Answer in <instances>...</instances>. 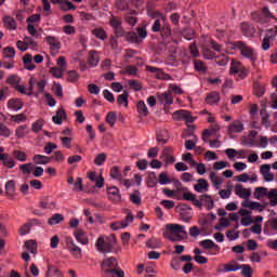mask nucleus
Instances as JSON below:
<instances>
[{
    "instance_id": "1",
    "label": "nucleus",
    "mask_w": 277,
    "mask_h": 277,
    "mask_svg": "<svg viewBox=\"0 0 277 277\" xmlns=\"http://www.w3.org/2000/svg\"><path fill=\"white\" fill-rule=\"evenodd\" d=\"M163 237L169 241H183V239H187L189 235L187 234V230H185V226L171 223L166 225Z\"/></svg>"
},
{
    "instance_id": "2",
    "label": "nucleus",
    "mask_w": 277,
    "mask_h": 277,
    "mask_svg": "<svg viewBox=\"0 0 277 277\" xmlns=\"http://www.w3.org/2000/svg\"><path fill=\"white\" fill-rule=\"evenodd\" d=\"M115 237L100 236L95 242V248L101 254H109L114 252V248L117 246Z\"/></svg>"
},
{
    "instance_id": "3",
    "label": "nucleus",
    "mask_w": 277,
    "mask_h": 277,
    "mask_svg": "<svg viewBox=\"0 0 277 277\" xmlns=\"http://www.w3.org/2000/svg\"><path fill=\"white\" fill-rule=\"evenodd\" d=\"M102 268L108 277H122L124 275V271L118 266V260L116 258L104 260Z\"/></svg>"
},
{
    "instance_id": "4",
    "label": "nucleus",
    "mask_w": 277,
    "mask_h": 277,
    "mask_svg": "<svg viewBox=\"0 0 277 277\" xmlns=\"http://www.w3.org/2000/svg\"><path fill=\"white\" fill-rule=\"evenodd\" d=\"M234 47H236V49H239L242 57H246V60H250V62H252L253 64L254 62H256V53H254V49L248 47L245 42L241 41H237L236 43H234Z\"/></svg>"
},
{
    "instance_id": "5",
    "label": "nucleus",
    "mask_w": 277,
    "mask_h": 277,
    "mask_svg": "<svg viewBox=\"0 0 277 277\" xmlns=\"http://www.w3.org/2000/svg\"><path fill=\"white\" fill-rule=\"evenodd\" d=\"M148 37V31L144 28H137L135 32H128L127 40L133 44H141L142 40Z\"/></svg>"
},
{
    "instance_id": "6",
    "label": "nucleus",
    "mask_w": 277,
    "mask_h": 277,
    "mask_svg": "<svg viewBox=\"0 0 277 277\" xmlns=\"http://www.w3.org/2000/svg\"><path fill=\"white\" fill-rule=\"evenodd\" d=\"M251 18L255 23H260L261 25H267V23H269V18H274V16H272L269 9L264 8L262 10V13H259V12L252 13Z\"/></svg>"
},
{
    "instance_id": "7",
    "label": "nucleus",
    "mask_w": 277,
    "mask_h": 277,
    "mask_svg": "<svg viewBox=\"0 0 277 277\" xmlns=\"http://www.w3.org/2000/svg\"><path fill=\"white\" fill-rule=\"evenodd\" d=\"M65 243L67 246V250L74 255V259H81L83 256L81 248L75 243V239H72V237H66Z\"/></svg>"
},
{
    "instance_id": "8",
    "label": "nucleus",
    "mask_w": 277,
    "mask_h": 277,
    "mask_svg": "<svg viewBox=\"0 0 277 277\" xmlns=\"http://www.w3.org/2000/svg\"><path fill=\"white\" fill-rule=\"evenodd\" d=\"M42 18V15L40 14H34L27 17L26 23H27V31L29 36H37L38 30H36V24L40 23Z\"/></svg>"
},
{
    "instance_id": "9",
    "label": "nucleus",
    "mask_w": 277,
    "mask_h": 277,
    "mask_svg": "<svg viewBox=\"0 0 277 277\" xmlns=\"http://www.w3.org/2000/svg\"><path fill=\"white\" fill-rule=\"evenodd\" d=\"M158 101L160 105H163L164 107H170V105H174V96H172V91H166L158 94Z\"/></svg>"
},
{
    "instance_id": "10",
    "label": "nucleus",
    "mask_w": 277,
    "mask_h": 277,
    "mask_svg": "<svg viewBox=\"0 0 277 277\" xmlns=\"http://www.w3.org/2000/svg\"><path fill=\"white\" fill-rule=\"evenodd\" d=\"M108 199L110 202L118 205L122 200V195L120 194V189L116 186L107 187Z\"/></svg>"
},
{
    "instance_id": "11",
    "label": "nucleus",
    "mask_w": 277,
    "mask_h": 277,
    "mask_svg": "<svg viewBox=\"0 0 277 277\" xmlns=\"http://www.w3.org/2000/svg\"><path fill=\"white\" fill-rule=\"evenodd\" d=\"M235 194L242 200H248L252 196V189L243 187L241 184H236L234 187Z\"/></svg>"
},
{
    "instance_id": "12",
    "label": "nucleus",
    "mask_w": 277,
    "mask_h": 277,
    "mask_svg": "<svg viewBox=\"0 0 277 277\" xmlns=\"http://www.w3.org/2000/svg\"><path fill=\"white\" fill-rule=\"evenodd\" d=\"M39 207L40 209H43V211H53L57 208V201L51 197H43Z\"/></svg>"
},
{
    "instance_id": "13",
    "label": "nucleus",
    "mask_w": 277,
    "mask_h": 277,
    "mask_svg": "<svg viewBox=\"0 0 277 277\" xmlns=\"http://www.w3.org/2000/svg\"><path fill=\"white\" fill-rule=\"evenodd\" d=\"M87 176L92 183H95V187H97V189H103V187H105V179L102 175L98 176L96 172L89 171Z\"/></svg>"
},
{
    "instance_id": "14",
    "label": "nucleus",
    "mask_w": 277,
    "mask_h": 277,
    "mask_svg": "<svg viewBox=\"0 0 277 277\" xmlns=\"http://www.w3.org/2000/svg\"><path fill=\"white\" fill-rule=\"evenodd\" d=\"M240 29L246 38H254V34H256V28H254L253 25L248 22L241 23Z\"/></svg>"
},
{
    "instance_id": "15",
    "label": "nucleus",
    "mask_w": 277,
    "mask_h": 277,
    "mask_svg": "<svg viewBox=\"0 0 277 277\" xmlns=\"http://www.w3.org/2000/svg\"><path fill=\"white\" fill-rule=\"evenodd\" d=\"M243 122L241 120H234L227 128L228 135H235V133H243Z\"/></svg>"
},
{
    "instance_id": "16",
    "label": "nucleus",
    "mask_w": 277,
    "mask_h": 277,
    "mask_svg": "<svg viewBox=\"0 0 277 277\" xmlns=\"http://www.w3.org/2000/svg\"><path fill=\"white\" fill-rule=\"evenodd\" d=\"M241 207H243V209H251V211H259L260 213H263V211H265V207L256 201H242Z\"/></svg>"
},
{
    "instance_id": "17",
    "label": "nucleus",
    "mask_w": 277,
    "mask_h": 277,
    "mask_svg": "<svg viewBox=\"0 0 277 277\" xmlns=\"http://www.w3.org/2000/svg\"><path fill=\"white\" fill-rule=\"evenodd\" d=\"M74 237L81 246H88V243H90V238H88V234L83 229H76Z\"/></svg>"
},
{
    "instance_id": "18",
    "label": "nucleus",
    "mask_w": 277,
    "mask_h": 277,
    "mask_svg": "<svg viewBox=\"0 0 277 277\" xmlns=\"http://www.w3.org/2000/svg\"><path fill=\"white\" fill-rule=\"evenodd\" d=\"M16 47L19 51L25 52L29 47H36V41L31 37H26L24 41H17Z\"/></svg>"
},
{
    "instance_id": "19",
    "label": "nucleus",
    "mask_w": 277,
    "mask_h": 277,
    "mask_svg": "<svg viewBox=\"0 0 277 277\" xmlns=\"http://www.w3.org/2000/svg\"><path fill=\"white\" fill-rule=\"evenodd\" d=\"M29 133H31V130L29 129V126H27V124L18 126L15 129V137L17 140H25V137H27V135Z\"/></svg>"
},
{
    "instance_id": "20",
    "label": "nucleus",
    "mask_w": 277,
    "mask_h": 277,
    "mask_svg": "<svg viewBox=\"0 0 277 277\" xmlns=\"http://www.w3.org/2000/svg\"><path fill=\"white\" fill-rule=\"evenodd\" d=\"M0 161L5 168L12 169L16 167V160L10 154L0 153Z\"/></svg>"
},
{
    "instance_id": "21",
    "label": "nucleus",
    "mask_w": 277,
    "mask_h": 277,
    "mask_svg": "<svg viewBox=\"0 0 277 277\" xmlns=\"http://www.w3.org/2000/svg\"><path fill=\"white\" fill-rule=\"evenodd\" d=\"M101 62V56L96 50H92L89 52L88 64L91 68H96Z\"/></svg>"
},
{
    "instance_id": "22",
    "label": "nucleus",
    "mask_w": 277,
    "mask_h": 277,
    "mask_svg": "<svg viewBox=\"0 0 277 277\" xmlns=\"http://www.w3.org/2000/svg\"><path fill=\"white\" fill-rule=\"evenodd\" d=\"M66 118H68V116L66 115V109L61 107L56 110V115L52 117V122L60 126L64 122V120H66Z\"/></svg>"
},
{
    "instance_id": "23",
    "label": "nucleus",
    "mask_w": 277,
    "mask_h": 277,
    "mask_svg": "<svg viewBox=\"0 0 277 277\" xmlns=\"http://www.w3.org/2000/svg\"><path fill=\"white\" fill-rule=\"evenodd\" d=\"M194 189L198 194H205V192H209V182L205 179H199L197 184L194 185Z\"/></svg>"
},
{
    "instance_id": "24",
    "label": "nucleus",
    "mask_w": 277,
    "mask_h": 277,
    "mask_svg": "<svg viewBox=\"0 0 277 277\" xmlns=\"http://www.w3.org/2000/svg\"><path fill=\"white\" fill-rule=\"evenodd\" d=\"M221 129H222V126H220V123H212L209 129L203 131L202 140L205 142H208L207 137H210V135H213L214 133H219V131H221Z\"/></svg>"
},
{
    "instance_id": "25",
    "label": "nucleus",
    "mask_w": 277,
    "mask_h": 277,
    "mask_svg": "<svg viewBox=\"0 0 277 277\" xmlns=\"http://www.w3.org/2000/svg\"><path fill=\"white\" fill-rule=\"evenodd\" d=\"M235 181L238 183H256L259 181V175L253 174L251 177L248 173H242L235 177Z\"/></svg>"
},
{
    "instance_id": "26",
    "label": "nucleus",
    "mask_w": 277,
    "mask_h": 277,
    "mask_svg": "<svg viewBox=\"0 0 277 277\" xmlns=\"http://www.w3.org/2000/svg\"><path fill=\"white\" fill-rule=\"evenodd\" d=\"M209 179L212 183V187L220 189L222 187V184L224 183V179L222 176L217 175L214 171H211L209 174Z\"/></svg>"
},
{
    "instance_id": "27",
    "label": "nucleus",
    "mask_w": 277,
    "mask_h": 277,
    "mask_svg": "<svg viewBox=\"0 0 277 277\" xmlns=\"http://www.w3.org/2000/svg\"><path fill=\"white\" fill-rule=\"evenodd\" d=\"M2 22L4 24V27L6 29H10L11 31L16 30V28L18 27V24L16 23V19H14V17H12L10 15L3 16Z\"/></svg>"
},
{
    "instance_id": "28",
    "label": "nucleus",
    "mask_w": 277,
    "mask_h": 277,
    "mask_svg": "<svg viewBox=\"0 0 277 277\" xmlns=\"http://www.w3.org/2000/svg\"><path fill=\"white\" fill-rule=\"evenodd\" d=\"M201 202L202 207H206L208 211H211L215 207V201L213 200V197L211 195H201Z\"/></svg>"
},
{
    "instance_id": "29",
    "label": "nucleus",
    "mask_w": 277,
    "mask_h": 277,
    "mask_svg": "<svg viewBox=\"0 0 277 277\" xmlns=\"http://www.w3.org/2000/svg\"><path fill=\"white\" fill-rule=\"evenodd\" d=\"M32 161L34 163H36V166H47L51 163V158L44 155L37 154L32 157Z\"/></svg>"
},
{
    "instance_id": "30",
    "label": "nucleus",
    "mask_w": 277,
    "mask_h": 277,
    "mask_svg": "<svg viewBox=\"0 0 277 277\" xmlns=\"http://www.w3.org/2000/svg\"><path fill=\"white\" fill-rule=\"evenodd\" d=\"M220 101V93H217L216 91H212L206 96L207 105H217Z\"/></svg>"
},
{
    "instance_id": "31",
    "label": "nucleus",
    "mask_w": 277,
    "mask_h": 277,
    "mask_svg": "<svg viewBox=\"0 0 277 277\" xmlns=\"http://www.w3.org/2000/svg\"><path fill=\"white\" fill-rule=\"evenodd\" d=\"M8 107L11 111H21L23 109V102L18 98L9 100Z\"/></svg>"
},
{
    "instance_id": "32",
    "label": "nucleus",
    "mask_w": 277,
    "mask_h": 277,
    "mask_svg": "<svg viewBox=\"0 0 277 277\" xmlns=\"http://www.w3.org/2000/svg\"><path fill=\"white\" fill-rule=\"evenodd\" d=\"M264 230L267 232V235H277V219L269 220Z\"/></svg>"
},
{
    "instance_id": "33",
    "label": "nucleus",
    "mask_w": 277,
    "mask_h": 277,
    "mask_svg": "<svg viewBox=\"0 0 277 277\" xmlns=\"http://www.w3.org/2000/svg\"><path fill=\"white\" fill-rule=\"evenodd\" d=\"M110 179L114 181H118L119 183H122V171L120 170V167H113L110 169Z\"/></svg>"
},
{
    "instance_id": "34",
    "label": "nucleus",
    "mask_w": 277,
    "mask_h": 277,
    "mask_svg": "<svg viewBox=\"0 0 277 277\" xmlns=\"http://www.w3.org/2000/svg\"><path fill=\"white\" fill-rule=\"evenodd\" d=\"M45 42L51 47L53 50L62 49V43L60 42L58 38H55L53 36L45 37Z\"/></svg>"
},
{
    "instance_id": "35",
    "label": "nucleus",
    "mask_w": 277,
    "mask_h": 277,
    "mask_svg": "<svg viewBox=\"0 0 277 277\" xmlns=\"http://www.w3.org/2000/svg\"><path fill=\"white\" fill-rule=\"evenodd\" d=\"M5 194L6 196H10V198H13L14 194H16V183L14 180H10L5 184Z\"/></svg>"
},
{
    "instance_id": "36",
    "label": "nucleus",
    "mask_w": 277,
    "mask_h": 277,
    "mask_svg": "<svg viewBox=\"0 0 277 277\" xmlns=\"http://www.w3.org/2000/svg\"><path fill=\"white\" fill-rule=\"evenodd\" d=\"M64 222V215L60 213L53 214L49 220L48 224L49 226H57V224H62Z\"/></svg>"
},
{
    "instance_id": "37",
    "label": "nucleus",
    "mask_w": 277,
    "mask_h": 277,
    "mask_svg": "<svg viewBox=\"0 0 277 277\" xmlns=\"http://www.w3.org/2000/svg\"><path fill=\"white\" fill-rule=\"evenodd\" d=\"M2 57L3 60H14L16 57V50L11 47H6L2 50Z\"/></svg>"
},
{
    "instance_id": "38",
    "label": "nucleus",
    "mask_w": 277,
    "mask_h": 277,
    "mask_svg": "<svg viewBox=\"0 0 277 277\" xmlns=\"http://www.w3.org/2000/svg\"><path fill=\"white\" fill-rule=\"evenodd\" d=\"M122 22L118 19V17H111L110 18V27H114L116 30L117 36H122V28H121Z\"/></svg>"
},
{
    "instance_id": "39",
    "label": "nucleus",
    "mask_w": 277,
    "mask_h": 277,
    "mask_svg": "<svg viewBox=\"0 0 277 277\" xmlns=\"http://www.w3.org/2000/svg\"><path fill=\"white\" fill-rule=\"evenodd\" d=\"M136 109L140 116H143V118H146V116H148V106H146V103L144 101H138L136 103Z\"/></svg>"
},
{
    "instance_id": "40",
    "label": "nucleus",
    "mask_w": 277,
    "mask_h": 277,
    "mask_svg": "<svg viewBox=\"0 0 277 277\" xmlns=\"http://www.w3.org/2000/svg\"><path fill=\"white\" fill-rule=\"evenodd\" d=\"M117 103L123 105V107H129V91H123L122 94L117 97Z\"/></svg>"
},
{
    "instance_id": "41",
    "label": "nucleus",
    "mask_w": 277,
    "mask_h": 277,
    "mask_svg": "<svg viewBox=\"0 0 277 277\" xmlns=\"http://www.w3.org/2000/svg\"><path fill=\"white\" fill-rule=\"evenodd\" d=\"M260 116L263 127L269 129V127H272V122L269 121V114L267 113V110H261Z\"/></svg>"
},
{
    "instance_id": "42",
    "label": "nucleus",
    "mask_w": 277,
    "mask_h": 277,
    "mask_svg": "<svg viewBox=\"0 0 277 277\" xmlns=\"http://www.w3.org/2000/svg\"><path fill=\"white\" fill-rule=\"evenodd\" d=\"M60 8L63 12H70V10H77V6L68 0H62Z\"/></svg>"
},
{
    "instance_id": "43",
    "label": "nucleus",
    "mask_w": 277,
    "mask_h": 277,
    "mask_svg": "<svg viewBox=\"0 0 277 277\" xmlns=\"http://www.w3.org/2000/svg\"><path fill=\"white\" fill-rule=\"evenodd\" d=\"M92 34L97 38L98 40H107V32L105 31L104 28H94L92 30Z\"/></svg>"
},
{
    "instance_id": "44",
    "label": "nucleus",
    "mask_w": 277,
    "mask_h": 277,
    "mask_svg": "<svg viewBox=\"0 0 277 277\" xmlns=\"http://www.w3.org/2000/svg\"><path fill=\"white\" fill-rule=\"evenodd\" d=\"M10 119L12 122H15V124H21V122L27 121V115H25L24 113L17 114V115H11Z\"/></svg>"
},
{
    "instance_id": "45",
    "label": "nucleus",
    "mask_w": 277,
    "mask_h": 277,
    "mask_svg": "<svg viewBox=\"0 0 277 277\" xmlns=\"http://www.w3.org/2000/svg\"><path fill=\"white\" fill-rule=\"evenodd\" d=\"M13 157L17 160L21 161L22 163L27 161V153L21 150V149H15L13 150Z\"/></svg>"
},
{
    "instance_id": "46",
    "label": "nucleus",
    "mask_w": 277,
    "mask_h": 277,
    "mask_svg": "<svg viewBox=\"0 0 277 277\" xmlns=\"http://www.w3.org/2000/svg\"><path fill=\"white\" fill-rule=\"evenodd\" d=\"M267 198L269 200L271 207H276L277 206V189L276 188H272L268 192Z\"/></svg>"
},
{
    "instance_id": "47",
    "label": "nucleus",
    "mask_w": 277,
    "mask_h": 277,
    "mask_svg": "<svg viewBox=\"0 0 277 277\" xmlns=\"http://www.w3.org/2000/svg\"><path fill=\"white\" fill-rule=\"evenodd\" d=\"M25 248L30 252V254H36V250H38V242H36V240H27L25 242Z\"/></svg>"
},
{
    "instance_id": "48",
    "label": "nucleus",
    "mask_w": 277,
    "mask_h": 277,
    "mask_svg": "<svg viewBox=\"0 0 277 277\" xmlns=\"http://www.w3.org/2000/svg\"><path fill=\"white\" fill-rule=\"evenodd\" d=\"M118 121V115L114 111H109L106 115V122L109 127H115L116 122Z\"/></svg>"
},
{
    "instance_id": "49",
    "label": "nucleus",
    "mask_w": 277,
    "mask_h": 277,
    "mask_svg": "<svg viewBox=\"0 0 277 277\" xmlns=\"http://www.w3.org/2000/svg\"><path fill=\"white\" fill-rule=\"evenodd\" d=\"M12 130L3 122H0V137H10Z\"/></svg>"
},
{
    "instance_id": "50",
    "label": "nucleus",
    "mask_w": 277,
    "mask_h": 277,
    "mask_svg": "<svg viewBox=\"0 0 277 277\" xmlns=\"http://www.w3.org/2000/svg\"><path fill=\"white\" fill-rule=\"evenodd\" d=\"M241 62L238 61H232L229 72L230 75H238L239 70L241 69Z\"/></svg>"
},
{
    "instance_id": "51",
    "label": "nucleus",
    "mask_w": 277,
    "mask_h": 277,
    "mask_svg": "<svg viewBox=\"0 0 277 277\" xmlns=\"http://www.w3.org/2000/svg\"><path fill=\"white\" fill-rule=\"evenodd\" d=\"M269 194V190L265 187H258L254 192V197L259 200L260 198H265Z\"/></svg>"
},
{
    "instance_id": "52",
    "label": "nucleus",
    "mask_w": 277,
    "mask_h": 277,
    "mask_svg": "<svg viewBox=\"0 0 277 277\" xmlns=\"http://www.w3.org/2000/svg\"><path fill=\"white\" fill-rule=\"evenodd\" d=\"M22 174H31L34 172V163L28 162L19 166Z\"/></svg>"
},
{
    "instance_id": "53",
    "label": "nucleus",
    "mask_w": 277,
    "mask_h": 277,
    "mask_svg": "<svg viewBox=\"0 0 277 277\" xmlns=\"http://www.w3.org/2000/svg\"><path fill=\"white\" fill-rule=\"evenodd\" d=\"M133 220H135V216H133V212H128L124 220L121 221L123 228H129L130 224H133Z\"/></svg>"
},
{
    "instance_id": "54",
    "label": "nucleus",
    "mask_w": 277,
    "mask_h": 277,
    "mask_svg": "<svg viewBox=\"0 0 277 277\" xmlns=\"http://www.w3.org/2000/svg\"><path fill=\"white\" fill-rule=\"evenodd\" d=\"M196 144H198V136H193V140H187L185 142L186 150H194L196 148Z\"/></svg>"
},
{
    "instance_id": "55",
    "label": "nucleus",
    "mask_w": 277,
    "mask_h": 277,
    "mask_svg": "<svg viewBox=\"0 0 277 277\" xmlns=\"http://www.w3.org/2000/svg\"><path fill=\"white\" fill-rule=\"evenodd\" d=\"M194 66H195V70H197V72H207V66H205V63L202 61L195 60Z\"/></svg>"
},
{
    "instance_id": "56",
    "label": "nucleus",
    "mask_w": 277,
    "mask_h": 277,
    "mask_svg": "<svg viewBox=\"0 0 277 277\" xmlns=\"http://www.w3.org/2000/svg\"><path fill=\"white\" fill-rule=\"evenodd\" d=\"M6 83H9L10 85H14V88H16V85L21 83V77H18V75H11L8 77Z\"/></svg>"
},
{
    "instance_id": "57",
    "label": "nucleus",
    "mask_w": 277,
    "mask_h": 277,
    "mask_svg": "<svg viewBox=\"0 0 277 277\" xmlns=\"http://www.w3.org/2000/svg\"><path fill=\"white\" fill-rule=\"evenodd\" d=\"M200 246H202V248H205V250H211L213 248H217V245H215V242L211 239L202 240L200 242Z\"/></svg>"
},
{
    "instance_id": "58",
    "label": "nucleus",
    "mask_w": 277,
    "mask_h": 277,
    "mask_svg": "<svg viewBox=\"0 0 277 277\" xmlns=\"http://www.w3.org/2000/svg\"><path fill=\"white\" fill-rule=\"evenodd\" d=\"M44 127V120L39 119L32 123V132L34 133H40L42 131V128Z\"/></svg>"
},
{
    "instance_id": "59",
    "label": "nucleus",
    "mask_w": 277,
    "mask_h": 277,
    "mask_svg": "<svg viewBox=\"0 0 277 277\" xmlns=\"http://www.w3.org/2000/svg\"><path fill=\"white\" fill-rule=\"evenodd\" d=\"M50 72L55 79H62L64 77V69H60V67H52Z\"/></svg>"
},
{
    "instance_id": "60",
    "label": "nucleus",
    "mask_w": 277,
    "mask_h": 277,
    "mask_svg": "<svg viewBox=\"0 0 277 277\" xmlns=\"http://www.w3.org/2000/svg\"><path fill=\"white\" fill-rule=\"evenodd\" d=\"M130 201L133 205H142V197L140 196V190H136L134 194L130 195Z\"/></svg>"
},
{
    "instance_id": "61",
    "label": "nucleus",
    "mask_w": 277,
    "mask_h": 277,
    "mask_svg": "<svg viewBox=\"0 0 277 277\" xmlns=\"http://www.w3.org/2000/svg\"><path fill=\"white\" fill-rule=\"evenodd\" d=\"M239 269H241V266L237 265L235 262L224 265V272H237Z\"/></svg>"
},
{
    "instance_id": "62",
    "label": "nucleus",
    "mask_w": 277,
    "mask_h": 277,
    "mask_svg": "<svg viewBox=\"0 0 277 277\" xmlns=\"http://www.w3.org/2000/svg\"><path fill=\"white\" fill-rule=\"evenodd\" d=\"M48 276H50V277H62L63 275H62V272L58 268H56L55 266H51L48 269Z\"/></svg>"
},
{
    "instance_id": "63",
    "label": "nucleus",
    "mask_w": 277,
    "mask_h": 277,
    "mask_svg": "<svg viewBox=\"0 0 277 277\" xmlns=\"http://www.w3.org/2000/svg\"><path fill=\"white\" fill-rule=\"evenodd\" d=\"M105 161H107V155L102 153L95 157L94 163H95V166H103V163H105Z\"/></svg>"
},
{
    "instance_id": "64",
    "label": "nucleus",
    "mask_w": 277,
    "mask_h": 277,
    "mask_svg": "<svg viewBox=\"0 0 277 277\" xmlns=\"http://www.w3.org/2000/svg\"><path fill=\"white\" fill-rule=\"evenodd\" d=\"M187 110H176L173 113L174 120H185V116H187Z\"/></svg>"
}]
</instances>
